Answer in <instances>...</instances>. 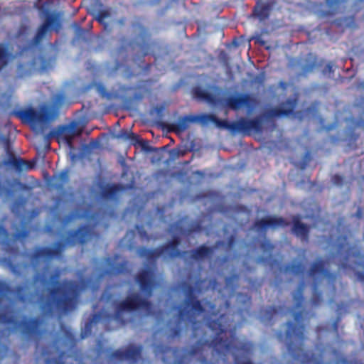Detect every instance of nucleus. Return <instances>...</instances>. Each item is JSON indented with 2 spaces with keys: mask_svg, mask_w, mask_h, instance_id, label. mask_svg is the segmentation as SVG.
<instances>
[{
  "mask_svg": "<svg viewBox=\"0 0 364 364\" xmlns=\"http://www.w3.org/2000/svg\"><path fill=\"white\" fill-rule=\"evenodd\" d=\"M304 314V311L300 310L294 314L295 323L291 321L287 322L285 341L287 351L291 357L295 360L305 363L309 361V355L304 349L306 336L305 327L302 323Z\"/></svg>",
  "mask_w": 364,
  "mask_h": 364,
  "instance_id": "obj_4",
  "label": "nucleus"
},
{
  "mask_svg": "<svg viewBox=\"0 0 364 364\" xmlns=\"http://www.w3.org/2000/svg\"><path fill=\"white\" fill-rule=\"evenodd\" d=\"M7 65L3 63H0V73L3 70V69Z\"/></svg>",
  "mask_w": 364,
  "mask_h": 364,
  "instance_id": "obj_63",
  "label": "nucleus"
},
{
  "mask_svg": "<svg viewBox=\"0 0 364 364\" xmlns=\"http://www.w3.org/2000/svg\"><path fill=\"white\" fill-rule=\"evenodd\" d=\"M53 180L51 186L56 191H62L69 180L68 171H62L58 176H54Z\"/></svg>",
  "mask_w": 364,
  "mask_h": 364,
  "instance_id": "obj_25",
  "label": "nucleus"
},
{
  "mask_svg": "<svg viewBox=\"0 0 364 364\" xmlns=\"http://www.w3.org/2000/svg\"><path fill=\"white\" fill-rule=\"evenodd\" d=\"M117 138L129 140L134 145L141 144V141L137 135L126 129H122L119 132Z\"/></svg>",
  "mask_w": 364,
  "mask_h": 364,
  "instance_id": "obj_33",
  "label": "nucleus"
},
{
  "mask_svg": "<svg viewBox=\"0 0 364 364\" xmlns=\"http://www.w3.org/2000/svg\"><path fill=\"white\" fill-rule=\"evenodd\" d=\"M333 182L338 185H341L343 183V178L338 174H336L333 176Z\"/></svg>",
  "mask_w": 364,
  "mask_h": 364,
  "instance_id": "obj_51",
  "label": "nucleus"
},
{
  "mask_svg": "<svg viewBox=\"0 0 364 364\" xmlns=\"http://www.w3.org/2000/svg\"><path fill=\"white\" fill-rule=\"evenodd\" d=\"M341 21L342 20H336V21H333V23L337 25L338 26H341L342 25Z\"/></svg>",
  "mask_w": 364,
  "mask_h": 364,
  "instance_id": "obj_62",
  "label": "nucleus"
},
{
  "mask_svg": "<svg viewBox=\"0 0 364 364\" xmlns=\"http://www.w3.org/2000/svg\"><path fill=\"white\" fill-rule=\"evenodd\" d=\"M348 264L346 263V262L342 263L341 265L342 269H346L348 267Z\"/></svg>",
  "mask_w": 364,
  "mask_h": 364,
  "instance_id": "obj_64",
  "label": "nucleus"
},
{
  "mask_svg": "<svg viewBox=\"0 0 364 364\" xmlns=\"http://www.w3.org/2000/svg\"><path fill=\"white\" fill-rule=\"evenodd\" d=\"M289 223L282 217L267 216L256 220L254 223V228L257 231H265L267 228H275L277 227H287Z\"/></svg>",
  "mask_w": 364,
  "mask_h": 364,
  "instance_id": "obj_17",
  "label": "nucleus"
},
{
  "mask_svg": "<svg viewBox=\"0 0 364 364\" xmlns=\"http://www.w3.org/2000/svg\"><path fill=\"white\" fill-rule=\"evenodd\" d=\"M235 243V237L233 235H231L229 237L228 240V246L231 248Z\"/></svg>",
  "mask_w": 364,
  "mask_h": 364,
  "instance_id": "obj_54",
  "label": "nucleus"
},
{
  "mask_svg": "<svg viewBox=\"0 0 364 364\" xmlns=\"http://www.w3.org/2000/svg\"><path fill=\"white\" fill-rule=\"evenodd\" d=\"M142 350L143 348L140 345L129 344L124 348L111 352L108 358L111 361L126 360L131 364H135L141 358Z\"/></svg>",
  "mask_w": 364,
  "mask_h": 364,
  "instance_id": "obj_11",
  "label": "nucleus"
},
{
  "mask_svg": "<svg viewBox=\"0 0 364 364\" xmlns=\"http://www.w3.org/2000/svg\"><path fill=\"white\" fill-rule=\"evenodd\" d=\"M255 102V99L247 93L230 95L220 100L223 107L237 111L242 107H250Z\"/></svg>",
  "mask_w": 364,
  "mask_h": 364,
  "instance_id": "obj_13",
  "label": "nucleus"
},
{
  "mask_svg": "<svg viewBox=\"0 0 364 364\" xmlns=\"http://www.w3.org/2000/svg\"><path fill=\"white\" fill-rule=\"evenodd\" d=\"M277 338L279 341L283 342L284 340V335L282 331H279L277 333Z\"/></svg>",
  "mask_w": 364,
  "mask_h": 364,
  "instance_id": "obj_57",
  "label": "nucleus"
},
{
  "mask_svg": "<svg viewBox=\"0 0 364 364\" xmlns=\"http://www.w3.org/2000/svg\"><path fill=\"white\" fill-rule=\"evenodd\" d=\"M0 141L4 143L6 146L9 144V139L0 134Z\"/></svg>",
  "mask_w": 364,
  "mask_h": 364,
  "instance_id": "obj_53",
  "label": "nucleus"
},
{
  "mask_svg": "<svg viewBox=\"0 0 364 364\" xmlns=\"http://www.w3.org/2000/svg\"><path fill=\"white\" fill-rule=\"evenodd\" d=\"M0 63H3L8 65L9 63V53L6 47L0 43Z\"/></svg>",
  "mask_w": 364,
  "mask_h": 364,
  "instance_id": "obj_38",
  "label": "nucleus"
},
{
  "mask_svg": "<svg viewBox=\"0 0 364 364\" xmlns=\"http://www.w3.org/2000/svg\"><path fill=\"white\" fill-rule=\"evenodd\" d=\"M355 274L360 282H364V272H357Z\"/></svg>",
  "mask_w": 364,
  "mask_h": 364,
  "instance_id": "obj_56",
  "label": "nucleus"
},
{
  "mask_svg": "<svg viewBox=\"0 0 364 364\" xmlns=\"http://www.w3.org/2000/svg\"><path fill=\"white\" fill-rule=\"evenodd\" d=\"M102 315L100 313L92 314L85 325L84 331L81 333V338H85L92 332V324L98 323L101 319Z\"/></svg>",
  "mask_w": 364,
  "mask_h": 364,
  "instance_id": "obj_30",
  "label": "nucleus"
},
{
  "mask_svg": "<svg viewBox=\"0 0 364 364\" xmlns=\"http://www.w3.org/2000/svg\"><path fill=\"white\" fill-rule=\"evenodd\" d=\"M238 277H239L237 274H233L232 276L227 277L225 280L226 287L234 289L235 282L237 281Z\"/></svg>",
  "mask_w": 364,
  "mask_h": 364,
  "instance_id": "obj_41",
  "label": "nucleus"
},
{
  "mask_svg": "<svg viewBox=\"0 0 364 364\" xmlns=\"http://www.w3.org/2000/svg\"><path fill=\"white\" fill-rule=\"evenodd\" d=\"M0 322L6 325L13 326L14 330L20 329L21 335L26 339H32L39 336L41 333L40 326L41 320L38 318L23 317L18 322L14 316H9L6 313L0 312Z\"/></svg>",
  "mask_w": 364,
  "mask_h": 364,
  "instance_id": "obj_8",
  "label": "nucleus"
},
{
  "mask_svg": "<svg viewBox=\"0 0 364 364\" xmlns=\"http://www.w3.org/2000/svg\"><path fill=\"white\" fill-rule=\"evenodd\" d=\"M272 5L269 4H262L254 9V15L260 21L266 20L270 15Z\"/></svg>",
  "mask_w": 364,
  "mask_h": 364,
  "instance_id": "obj_26",
  "label": "nucleus"
},
{
  "mask_svg": "<svg viewBox=\"0 0 364 364\" xmlns=\"http://www.w3.org/2000/svg\"><path fill=\"white\" fill-rule=\"evenodd\" d=\"M110 16V12L107 9H102L97 12L96 20L100 23H105V20Z\"/></svg>",
  "mask_w": 364,
  "mask_h": 364,
  "instance_id": "obj_40",
  "label": "nucleus"
},
{
  "mask_svg": "<svg viewBox=\"0 0 364 364\" xmlns=\"http://www.w3.org/2000/svg\"><path fill=\"white\" fill-rule=\"evenodd\" d=\"M278 313L277 307L269 306L264 309H261L260 314L264 321L270 322L273 317Z\"/></svg>",
  "mask_w": 364,
  "mask_h": 364,
  "instance_id": "obj_34",
  "label": "nucleus"
},
{
  "mask_svg": "<svg viewBox=\"0 0 364 364\" xmlns=\"http://www.w3.org/2000/svg\"><path fill=\"white\" fill-rule=\"evenodd\" d=\"M10 291V286L4 282L0 281V298H3L6 293Z\"/></svg>",
  "mask_w": 364,
  "mask_h": 364,
  "instance_id": "obj_43",
  "label": "nucleus"
},
{
  "mask_svg": "<svg viewBox=\"0 0 364 364\" xmlns=\"http://www.w3.org/2000/svg\"><path fill=\"white\" fill-rule=\"evenodd\" d=\"M294 112V107H291L289 108H282L280 107H277L274 108H272L267 112V118H273V117H279L282 116H289L291 114Z\"/></svg>",
  "mask_w": 364,
  "mask_h": 364,
  "instance_id": "obj_28",
  "label": "nucleus"
},
{
  "mask_svg": "<svg viewBox=\"0 0 364 364\" xmlns=\"http://www.w3.org/2000/svg\"><path fill=\"white\" fill-rule=\"evenodd\" d=\"M309 276L316 282L320 277L326 278L329 282H334L336 278L335 273L328 269V262L321 257L318 258L310 266Z\"/></svg>",
  "mask_w": 364,
  "mask_h": 364,
  "instance_id": "obj_14",
  "label": "nucleus"
},
{
  "mask_svg": "<svg viewBox=\"0 0 364 364\" xmlns=\"http://www.w3.org/2000/svg\"><path fill=\"white\" fill-rule=\"evenodd\" d=\"M97 89L99 92H100L102 95H104V91L105 90V87L102 85H99L97 86Z\"/></svg>",
  "mask_w": 364,
  "mask_h": 364,
  "instance_id": "obj_61",
  "label": "nucleus"
},
{
  "mask_svg": "<svg viewBox=\"0 0 364 364\" xmlns=\"http://www.w3.org/2000/svg\"><path fill=\"white\" fill-rule=\"evenodd\" d=\"M137 252L141 257L146 258L149 262H155L157 258L162 255L161 250L159 247L155 249L141 247L139 248Z\"/></svg>",
  "mask_w": 364,
  "mask_h": 364,
  "instance_id": "obj_23",
  "label": "nucleus"
},
{
  "mask_svg": "<svg viewBox=\"0 0 364 364\" xmlns=\"http://www.w3.org/2000/svg\"><path fill=\"white\" fill-rule=\"evenodd\" d=\"M183 289L186 293L184 304L186 308L178 309V318L181 321L194 318L196 316L200 315L205 311L201 301L196 296V288L188 284H184Z\"/></svg>",
  "mask_w": 364,
  "mask_h": 364,
  "instance_id": "obj_9",
  "label": "nucleus"
},
{
  "mask_svg": "<svg viewBox=\"0 0 364 364\" xmlns=\"http://www.w3.org/2000/svg\"><path fill=\"white\" fill-rule=\"evenodd\" d=\"M59 343L58 339H55L49 347H43L41 350V356L46 357L52 355L53 353L58 354L55 358H46L45 360L46 364H65V360L70 355L64 350H60L58 346Z\"/></svg>",
  "mask_w": 364,
  "mask_h": 364,
  "instance_id": "obj_16",
  "label": "nucleus"
},
{
  "mask_svg": "<svg viewBox=\"0 0 364 364\" xmlns=\"http://www.w3.org/2000/svg\"><path fill=\"white\" fill-rule=\"evenodd\" d=\"M122 190L123 187L119 184H107L102 189V197L105 200H114Z\"/></svg>",
  "mask_w": 364,
  "mask_h": 364,
  "instance_id": "obj_22",
  "label": "nucleus"
},
{
  "mask_svg": "<svg viewBox=\"0 0 364 364\" xmlns=\"http://www.w3.org/2000/svg\"><path fill=\"white\" fill-rule=\"evenodd\" d=\"M229 316L222 314L218 318L208 319V328L215 333L211 340H198L188 352L190 356L201 355L205 347L212 348L218 355H226L234 350L233 357L236 364H254L250 359L242 361L241 358L250 357L254 350V345L250 341H239L235 327H232Z\"/></svg>",
  "mask_w": 364,
  "mask_h": 364,
  "instance_id": "obj_1",
  "label": "nucleus"
},
{
  "mask_svg": "<svg viewBox=\"0 0 364 364\" xmlns=\"http://www.w3.org/2000/svg\"><path fill=\"white\" fill-rule=\"evenodd\" d=\"M292 232L299 237L304 240L309 239V227L300 220L299 215L294 216L292 218Z\"/></svg>",
  "mask_w": 364,
  "mask_h": 364,
  "instance_id": "obj_20",
  "label": "nucleus"
},
{
  "mask_svg": "<svg viewBox=\"0 0 364 364\" xmlns=\"http://www.w3.org/2000/svg\"><path fill=\"white\" fill-rule=\"evenodd\" d=\"M28 235V231L26 230H21L17 231L14 235V237L15 240H23L25 239Z\"/></svg>",
  "mask_w": 364,
  "mask_h": 364,
  "instance_id": "obj_46",
  "label": "nucleus"
},
{
  "mask_svg": "<svg viewBox=\"0 0 364 364\" xmlns=\"http://www.w3.org/2000/svg\"><path fill=\"white\" fill-rule=\"evenodd\" d=\"M345 0H326V5L329 9L328 14H335Z\"/></svg>",
  "mask_w": 364,
  "mask_h": 364,
  "instance_id": "obj_37",
  "label": "nucleus"
},
{
  "mask_svg": "<svg viewBox=\"0 0 364 364\" xmlns=\"http://www.w3.org/2000/svg\"><path fill=\"white\" fill-rule=\"evenodd\" d=\"M155 270L149 267L139 270L135 276V281L138 284L141 291L146 296L150 297L156 285Z\"/></svg>",
  "mask_w": 364,
  "mask_h": 364,
  "instance_id": "obj_12",
  "label": "nucleus"
},
{
  "mask_svg": "<svg viewBox=\"0 0 364 364\" xmlns=\"http://www.w3.org/2000/svg\"><path fill=\"white\" fill-rule=\"evenodd\" d=\"M6 165L12 166L16 171H29L33 169L36 165V160H24L20 157H16L11 155L5 162Z\"/></svg>",
  "mask_w": 364,
  "mask_h": 364,
  "instance_id": "obj_19",
  "label": "nucleus"
},
{
  "mask_svg": "<svg viewBox=\"0 0 364 364\" xmlns=\"http://www.w3.org/2000/svg\"><path fill=\"white\" fill-rule=\"evenodd\" d=\"M159 247L161 250L162 255L166 254L170 258L183 257L186 253V252L181 251L178 246H174L168 242L161 245Z\"/></svg>",
  "mask_w": 364,
  "mask_h": 364,
  "instance_id": "obj_24",
  "label": "nucleus"
},
{
  "mask_svg": "<svg viewBox=\"0 0 364 364\" xmlns=\"http://www.w3.org/2000/svg\"><path fill=\"white\" fill-rule=\"evenodd\" d=\"M124 264H117L116 266L112 268V269L109 272V274H119L124 272Z\"/></svg>",
  "mask_w": 364,
  "mask_h": 364,
  "instance_id": "obj_45",
  "label": "nucleus"
},
{
  "mask_svg": "<svg viewBox=\"0 0 364 364\" xmlns=\"http://www.w3.org/2000/svg\"><path fill=\"white\" fill-rule=\"evenodd\" d=\"M171 350V348L166 346L163 344L157 345L154 348L155 355L157 356L160 354H165L166 353Z\"/></svg>",
  "mask_w": 364,
  "mask_h": 364,
  "instance_id": "obj_42",
  "label": "nucleus"
},
{
  "mask_svg": "<svg viewBox=\"0 0 364 364\" xmlns=\"http://www.w3.org/2000/svg\"><path fill=\"white\" fill-rule=\"evenodd\" d=\"M92 234L91 228L87 225H81L76 230L70 231L66 242L58 241L53 247H36L29 258L33 266H38L41 261L49 262L53 259H60L66 248L67 244L76 243L84 245Z\"/></svg>",
  "mask_w": 364,
  "mask_h": 364,
  "instance_id": "obj_3",
  "label": "nucleus"
},
{
  "mask_svg": "<svg viewBox=\"0 0 364 364\" xmlns=\"http://www.w3.org/2000/svg\"><path fill=\"white\" fill-rule=\"evenodd\" d=\"M181 328L180 327H176L171 330V336L172 338L178 337L181 335Z\"/></svg>",
  "mask_w": 364,
  "mask_h": 364,
  "instance_id": "obj_50",
  "label": "nucleus"
},
{
  "mask_svg": "<svg viewBox=\"0 0 364 364\" xmlns=\"http://www.w3.org/2000/svg\"><path fill=\"white\" fill-rule=\"evenodd\" d=\"M213 247L201 245L191 251V258L196 261H200L210 257L213 253Z\"/></svg>",
  "mask_w": 364,
  "mask_h": 364,
  "instance_id": "obj_21",
  "label": "nucleus"
},
{
  "mask_svg": "<svg viewBox=\"0 0 364 364\" xmlns=\"http://www.w3.org/2000/svg\"><path fill=\"white\" fill-rule=\"evenodd\" d=\"M260 247L264 252H271L274 249V245L269 241H263Z\"/></svg>",
  "mask_w": 364,
  "mask_h": 364,
  "instance_id": "obj_47",
  "label": "nucleus"
},
{
  "mask_svg": "<svg viewBox=\"0 0 364 364\" xmlns=\"http://www.w3.org/2000/svg\"><path fill=\"white\" fill-rule=\"evenodd\" d=\"M322 301V294L321 291H318L316 284H315L314 287L312 296L310 300L311 307H318V306L321 305Z\"/></svg>",
  "mask_w": 364,
  "mask_h": 364,
  "instance_id": "obj_36",
  "label": "nucleus"
},
{
  "mask_svg": "<svg viewBox=\"0 0 364 364\" xmlns=\"http://www.w3.org/2000/svg\"><path fill=\"white\" fill-rule=\"evenodd\" d=\"M60 330L65 337L64 346H69L70 348L75 347L76 345V338L71 329L66 327L63 324H61Z\"/></svg>",
  "mask_w": 364,
  "mask_h": 364,
  "instance_id": "obj_29",
  "label": "nucleus"
},
{
  "mask_svg": "<svg viewBox=\"0 0 364 364\" xmlns=\"http://www.w3.org/2000/svg\"><path fill=\"white\" fill-rule=\"evenodd\" d=\"M16 291L18 294L19 300L23 302L25 301L26 300V296L23 294L25 291V287L23 285H18L16 287Z\"/></svg>",
  "mask_w": 364,
  "mask_h": 364,
  "instance_id": "obj_44",
  "label": "nucleus"
},
{
  "mask_svg": "<svg viewBox=\"0 0 364 364\" xmlns=\"http://www.w3.org/2000/svg\"><path fill=\"white\" fill-rule=\"evenodd\" d=\"M311 153L309 151H306L304 154V157H303V162H302L301 168H305L306 166H307L308 163L311 161Z\"/></svg>",
  "mask_w": 364,
  "mask_h": 364,
  "instance_id": "obj_48",
  "label": "nucleus"
},
{
  "mask_svg": "<svg viewBox=\"0 0 364 364\" xmlns=\"http://www.w3.org/2000/svg\"><path fill=\"white\" fill-rule=\"evenodd\" d=\"M168 243H171V245H173L174 246H179L181 244V238L178 235H174L172 239L168 242Z\"/></svg>",
  "mask_w": 364,
  "mask_h": 364,
  "instance_id": "obj_52",
  "label": "nucleus"
},
{
  "mask_svg": "<svg viewBox=\"0 0 364 364\" xmlns=\"http://www.w3.org/2000/svg\"><path fill=\"white\" fill-rule=\"evenodd\" d=\"M60 23L58 17L53 14L46 15L43 23L38 28L33 37L35 44L40 43L50 28H53L56 33L59 32Z\"/></svg>",
  "mask_w": 364,
  "mask_h": 364,
  "instance_id": "obj_15",
  "label": "nucleus"
},
{
  "mask_svg": "<svg viewBox=\"0 0 364 364\" xmlns=\"http://www.w3.org/2000/svg\"><path fill=\"white\" fill-rule=\"evenodd\" d=\"M0 235H4L5 237H7L9 235L8 231L1 225H0Z\"/></svg>",
  "mask_w": 364,
  "mask_h": 364,
  "instance_id": "obj_55",
  "label": "nucleus"
},
{
  "mask_svg": "<svg viewBox=\"0 0 364 364\" xmlns=\"http://www.w3.org/2000/svg\"><path fill=\"white\" fill-rule=\"evenodd\" d=\"M40 280H43L42 276L41 274H39L35 275V277L33 278V281L35 282H38Z\"/></svg>",
  "mask_w": 364,
  "mask_h": 364,
  "instance_id": "obj_60",
  "label": "nucleus"
},
{
  "mask_svg": "<svg viewBox=\"0 0 364 364\" xmlns=\"http://www.w3.org/2000/svg\"><path fill=\"white\" fill-rule=\"evenodd\" d=\"M200 122L203 124L212 122L218 128L247 136L262 132V120L260 117L253 119L240 117L237 121L229 122L227 119L218 118L214 114H203L200 116Z\"/></svg>",
  "mask_w": 364,
  "mask_h": 364,
  "instance_id": "obj_5",
  "label": "nucleus"
},
{
  "mask_svg": "<svg viewBox=\"0 0 364 364\" xmlns=\"http://www.w3.org/2000/svg\"><path fill=\"white\" fill-rule=\"evenodd\" d=\"M10 268H11V272L14 274H19V271H18V268H17V267L16 265L11 264Z\"/></svg>",
  "mask_w": 364,
  "mask_h": 364,
  "instance_id": "obj_58",
  "label": "nucleus"
},
{
  "mask_svg": "<svg viewBox=\"0 0 364 364\" xmlns=\"http://www.w3.org/2000/svg\"><path fill=\"white\" fill-rule=\"evenodd\" d=\"M139 310H144L146 313L151 314L153 310V304L147 298H143L139 293H132L124 299L116 303L114 312L111 316L124 323L125 321L122 319L123 313H132Z\"/></svg>",
  "mask_w": 364,
  "mask_h": 364,
  "instance_id": "obj_7",
  "label": "nucleus"
},
{
  "mask_svg": "<svg viewBox=\"0 0 364 364\" xmlns=\"http://www.w3.org/2000/svg\"><path fill=\"white\" fill-rule=\"evenodd\" d=\"M82 133V127L76 122H71L68 124L58 126L53 135L56 137L58 143L64 142L68 147L72 150L74 149L73 139L80 136Z\"/></svg>",
  "mask_w": 364,
  "mask_h": 364,
  "instance_id": "obj_10",
  "label": "nucleus"
},
{
  "mask_svg": "<svg viewBox=\"0 0 364 364\" xmlns=\"http://www.w3.org/2000/svg\"><path fill=\"white\" fill-rule=\"evenodd\" d=\"M136 228H137L139 235H140V237L141 238L146 239V240L149 239V235H148L146 231L142 227L136 226Z\"/></svg>",
  "mask_w": 364,
  "mask_h": 364,
  "instance_id": "obj_49",
  "label": "nucleus"
},
{
  "mask_svg": "<svg viewBox=\"0 0 364 364\" xmlns=\"http://www.w3.org/2000/svg\"><path fill=\"white\" fill-rule=\"evenodd\" d=\"M60 274V270L56 269L50 276L55 286L47 289L46 293L39 296V308L44 315L68 314L77 306L82 289L81 284L72 279H64L59 283Z\"/></svg>",
  "mask_w": 364,
  "mask_h": 364,
  "instance_id": "obj_2",
  "label": "nucleus"
},
{
  "mask_svg": "<svg viewBox=\"0 0 364 364\" xmlns=\"http://www.w3.org/2000/svg\"><path fill=\"white\" fill-rule=\"evenodd\" d=\"M65 102V96L63 93H58L50 98V107L43 106L39 111L33 108L20 109L16 112V116L24 122L45 124L58 116Z\"/></svg>",
  "mask_w": 364,
  "mask_h": 364,
  "instance_id": "obj_6",
  "label": "nucleus"
},
{
  "mask_svg": "<svg viewBox=\"0 0 364 364\" xmlns=\"http://www.w3.org/2000/svg\"><path fill=\"white\" fill-rule=\"evenodd\" d=\"M196 121H200V117L193 115L180 117L175 122L168 124V129L175 133H182L188 128L190 123Z\"/></svg>",
  "mask_w": 364,
  "mask_h": 364,
  "instance_id": "obj_18",
  "label": "nucleus"
},
{
  "mask_svg": "<svg viewBox=\"0 0 364 364\" xmlns=\"http://www.w3.org/2000/svg\"><path fill=\"white\" fill-rule=\"evenodd\" d=\"M193 93L194 96L199 100H204L211 104L215 103L216 98L214 95L205 90H203L201 88H196Z\"/></svg>",
  "mask_w": 364,
  "mask_h": 364,
  "instance_id": "obj_31",
  "label": "nucleus"
},
{
  "mask_svg": "<svg viewBox=\"0 0 364 364\" xmlns=\"http://www.w3.org/2000/svg\"><path fill=\"white\" fill-rule=\"evenodd\" d=\"M102 341L101 340H98L97 341V353L98 355H101L102 353H103V350L102 349Z\"/></svg>",
  "mask_w": 364,
  "mask_h": 364,
  "instance_id": "obj_59",
  "label": "nucleus"
},
{
  "mask_svg": "<svg viewBox=\"0 0 364 364\" xmlns=\"http://www.w3.org/2000/svg\"><path fill=\"white\" fill-rule=\"evenodd\" d=\"M140 36L141 40L143 41V43L139 45V47L141 50L143 56H146L149 54L151 47V44L149 43V41L150 39V34L146 31V29L143 28L141 31Z\"/></svg>",
  "mask_w": 364,
  "mask_h": 364,
  "instance_id": "obj_32",
  "label": "nucleus"
},
{
  "mask_svg": "<svg viewBox=\"0 0 364 364\" xmlns=\"http://www.w3.org/2000/svg\"><path fill=\"white\" fill-rule=\"evenodd\" d=\"M304 282H301L298 285L296 291L293 294V299L294 301V308L295 309H300L303 306V304L304 301Z\"/></svg>",
  "mask_w": 364,
  "mask_h": 364,
  "instance_id": "obj_27",
  "label": "nucleus"
},
{
  "mask_svg": "<svg viewBox=\"0 0 364 364\" xmlns=\"http://www.w3.org/2000/svg\"><path fill=\"white\" fill-rule=\"evenodd\" d=\"M203 230V227L201 225V223L200 221H196L193 223L188 229L186 231V234L188 235L193 233V232H200Z\"/></svg>",
  "mask_w": 364,
  "mask_h": 364,
  "instance_id": "obj_39",
  "label": "nucleus"
},
{
  "mask_svg": "<svg viewBox=\"0 0 364 364\" xmlns=\"http://www.w3.org/2000/svg\"><path fill=\"white\" fill-rule=\"evenodd\" d=\"M284 272H290L295 275H299L304 272V267L300 262L287 264L284 269Z\"/></svg>",
  "mask_w": 364,
  "mask_h": 364,
  "instance_id": "obj_35",
  "label": "nucleus"
}]
</instances>
